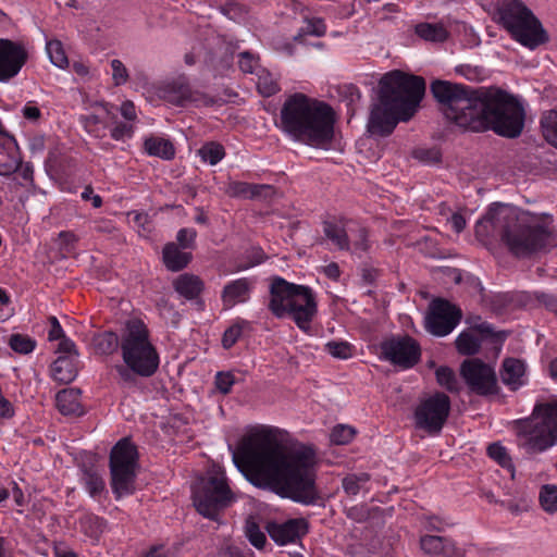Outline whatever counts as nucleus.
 Listing matches in <instances>:
<instances>
[{
    "label": "nucleus",
    "mask_w": 557,
    "mask_h": 557,
    "mask_svg": "<svg viewBox=\"0 0 557 557\" xmlns=\"http://www.w3.org/2000/svg\"><path fill=\"white\" fill-rule=\"evenodd\" d=\"M536 299L542 304L548 311L557 315V295L539 293Z\"/></svg>",
    "instance_id": "obj_56"
},
{
    "label": "nucleus",
    "mask_w": 557,
    "mask_h": 557,
    "mask_svg": "<svg viewBox=\"0 0 557 557\" xmlns=\"http://www.w3.org/2000/svg\"><path fill=\"white\" fill-rule=\"evenodd\" d=\"M198 154L205 162H209L211 165H214L224 158L225 151L221 144L210 141L205 144L198 150Z\"/></svg>",
    "instance_id": "obj_39"
},
{
    "label": "nucleus",
    "mask_w": 557,
    "mask_h": 557,
    "mask_svg": "<svg viewBox=\"0 0 557 557\" xmlns=\"http://www.w3.org/2000/svg\"><path fill=\"white\" fill-rule=\"evenodd\" d=\"M242 335V329L238 325H232L225 330L222 337V345L225 349H230L238 341Z\"/></svg>",
    "instance_id": "obj_54"
},
{
    "label": "nucleus",
    "mask_w": 557,
    "mask_h": 557,
    "mask_svg": "<svg viewBox=\"0 0 557 557\" xmlns=\"http://www.w3.org/2000/svg\"><path fill=\"white\" fill-rule=\"evenodd\" d=\"M257 88L263 97H271L280 91L276 78L264 67L256 72Z\"/></svg>",
    "instance_id": "obj_34"
},
{
    "label": "nucleus",
    "mask_w": 557,
    "mask_h": 557,
    "mask_svg": "<svg viewBox=\"0 0 557 557\" xmlns=\"http://www.w3.org/2000/svg\"><path fill=\"white\" fill-rule=\"evenodd\" d=\"M158 96L175 106H186L187 103L209 106L212 103V100L207 95L193 90L187 79L183 76L161 85L158 88Z\"/></svg>",
    "instance_id": "obj_16"
},
{
    "label": "nucleus",
    "mask_w": 557,
    "mask_h": 557,
    "mask_svg": "<svg viewBox=\"0 0 557 557\" xmlns=\"http://www.w3.org/2000/svg\"><path fill=\"white\" fill-rule=\"evenodd\" d=\"M250 183L231 182L227 185L226 194L232 198L249 199Z\"/></svg>",
    "instance_id": "obj_49"
},
{
    "label": "nucleus",
    "mask_w": 557,
    "mask_h": 557,
    "mask_svg": "<svg viewBox=\"0 0 557 557\" xmlns=\"http://www.w3.org/2000/svg\"><path fill=\"white\" fill-rule=\"evenodd\" d=\"M437 383L447 389L449 393H459L461 389L460 383L449 367L442 366L435 371Z\"/></svg>",
    "instance_id": "obj_35"
},
{
    "label": "nucleus",
    "mask_w": 557,
    "mask_h": 557,
    "mask_svg": "<svg viewBox=\"0 0 557 557\" xmlns=\"http://www.w3.org/2000/svg\"><path fill=\"white\" fill-rule=\"evenodd\" d=\"M253 287V281L242 277L227 283L222 290L223 304L231 308L238 302H245L249 299Z\"/></svg>",
    "instance_id": "obj_22"
},
{
    "label": "nucleus",
    "mask_w": 557,
    "mask_h": 557,
    "mask_svg": "<svg viewBox=\"0 0 557 557\" xmlns=\"http://www.w3.org/2000/svg\"><path fill=\"white\" fill-rule=\"evenodd\" d=\"M269 293L268 308L275 318L288 317L302 332L311 331V324L318 314V301L312 288L274 276Z\"/></svg>",
    "instance_id": "obj_6"
},
{
    "label": "nucleus",
    "mask_w": 557,
    "mask_h": 557,
    "mask_svg": "<svg viewBox=\"0 0 557 557\" xmlns=\"http://www.w3.org/2000/svg\"><path fill=\"white\" fill-rule=\"evenodd\" d=\"M498 15L499 23L522 46L535 49L548 41L541 22L522 1L500 0Z\"/></svg>",
    "instance_id": "obj_9"
},
{
    "label": "nucleus",
    "mask_w": 557,
    "mask_h": 557,
    "mask_svg": "<svg viewBox=\"0 0 557 557\" xmlns=\"http://www.w3.org/2000/svg\"><path fill=\"white\" fill-rule=\"evenodd\" d=\"M347 518L356 521H366L369 517V510L366 505H355L345 510Z\"/></svg>",
    "instance_id": "obj_55"
},
{
    "label": "nucleus",
    "mask_w": 557,
    "mask_h": 557,
    "mask_svg": "<svg viewBox=\"0 0 557 557\" xmlns=\"http://www.w3.org/2000/svg\"><path fill=\"white\" fill-rule=\"evenodd\" d=\"M269 536L278 545L296 543L308 533V522L304 518L289 519L283 523L269 522Z\"/></svg>",
    "instance_id": "obj_18"
},
{
    "label": "nucleus",
    "mask_w": 557,
    "mask_h": 557,
    "mask_svg": "<svg viewBox=\"0 0 557 557\" xmlns=\"http://www.w3.org/2000/svg\"><path fill=\"white\" fill-rule=\"evenodd\" d=\"M190 260L191 253L181 250L175 243H169L163 248V262L173 272L187 267Z\"/></svg>",
    "instance_id": "obj_26"
},
{
    "label": "nucleus",
    "mask_w": 557,
    "mask_h": 557,
    "mask_svg": "<svg viewBox=\"0 0 557 557\" xmlns=\"http://www.w3.org/2000/svg\"><path fill=\"white\" fill-rule=\"evenodd\" d=\"M326 33V25L322 18L313 17L306 20V26L302 27L298 34V36L295 37L297 39L298 37L302 35H310L315 37H322Z\"/></svg>",
    "instance_id": "obj_44"
},
{
    "label": "nucleus",
    "mask_w": 557,
    "mask_h": 557,
    "mask_svg": "<svg viewBox=\"0 0 557 557\" xmlns=\"http://www.w3.org/2000/svg\"><path fill=\"white\" fill-rule=\"evenodd\" d=\"M59 238L61 242V246L66 250L70 251L74 248V245L78 240L77 236L70 231H62L59 234Z\"/></svg>",
    "instance_id": "obj_60"
},
{
    "label": "nucleus",
    "mask_w": 557,
    "mask_h": 557,
    "mask_svg": "<svg viewBox=\"0 0 557 557\" xmlns=\"http://www.w3.org/2000/svg\"><path fill=\"white\" fill-rule=\"evenodd\" d=\"M462 317L461 310L445 299H435L430 304L425 318L428 332L435 336H446L458 325Z\"/></svg>",
    "instance_id": "obj_15"
},
{
    "label": "nucleus",
    "mask_w": 557,
    "mask_h": 557,
    "mask_svg": "<svg viewBox=\"0 0 557 557\" xmlns=\"http://www.w3.org/2000/svg\"><path fill=\"white\" fill-rule=\"evenodd\" d=\"M115 370L125 385H133L136 383V373L132 371L125 363L115 367Z\"/></svg>",
    "instance_id": "obj_57"
},
{
    "label": "nucleus",
    "mask_w": 557,
    "mask_h": 557,
    "mask_svg": "<svg viewBox=\"0 0 557 557\" xmlns=\"http://www.w3.org/2000/svg\"><path fill=\"white\" fill-rule=\"evenodd\" d=\"M175 290L186 299H195L203 288L202 281L193 274H182L174 282Z\"/></svg>",
    "instance_id": "obj_28"
},
{
    "label": "nucleus",
    "mask_w": 557,
    "mask_h": 557,
    "mask_svg": "<svg viewBox=\"0 0 557 557\" xmlns=\"http://www.w3.org/2000/svg\"><path fill=\"white\" fill-rule=\"evenodd\" d=\"M517 444L528 455H539L557 445V400L537 403L528 419L518 420Z\"/></svg>",
    "instance_id": "obj_7"
},
{
    "label": "nucleus",
    "mask_w": 557,
    "mask_h": 557,
    "mask_svg": "<svg viewBox=\"0 0 557 557\" xmlns=\"http://www.w3.org/2000/svg\"><path fill=\"white\" fill-rule=\"evenodd\" d=\"M382 358L401 369L414 367L421 358L419 343L409 335H395L384 339L381 345Z\"/></svg>",
    "instance_id": "obj_14"
},
{
    "label": "nucleus",
    "mask_w": 557,
    "mask_h": 557,
    "mask_svg": "<svg viewBox=\"0 0 557 557\" xmlns=\"http://www.w3.org/2000/svg\"><path fill=\"white\" fill-rule=\"evenodd\" d=\"M413 158L424 163H437L441 161L442 153L438 148H418L413 150Z\"/></svg>",
    "instance_id": "obj_46"
},
{
    "label": "nucleus",
    "mask_w": 557,
    "mask_h": 557,
    "mask_svg": "<svg viewBox=\"0 0 557 557\" xmlns=\"http://www.w3.org/2000/svg\"><path fill=\"white\" fill-rule=\"evenodd\" d=\"M249 199L265 198L272 190V186L263 184H250Z\"/></svg>",
    "instance_id": "obj_58"
},
{
    "label": "nucleus",
    "mask_w": 557,
    "mask_h": 557,
    "mask_svg": "<svg viewBox=\"0 0 557 557\" xmlns=\"http://www.w3.org/2000/svg\"><path fill=\"white\" fill-rule=\"evenodd\" d=\"M540 504L544 511L547 513L557 512V486L553 484H545L540 491Z\"/></svg>",
    "instance_id": "obj_38"
},
{
    "label": "nucleus",
    "mask_w": 557,
    "mask_h": 557,
    "mask_svg": "<svg viewBox=\"0 0 557 557\" xmlns=\"http://www.w3.org/2000/svg\"><path fill=\"white\" fill-rule=\"evenodd\" d=\"M49 322H50V331L48 333L49 341H58L65 336L63 329L55 317H50Z\"/></svg>",
    "instance_id": "obj_59"
},
{
    "label": "nucleus",
    "mask_w": 557,
    "mask_h": 557,
    "mask_svg": "<svg viewBox=\"0 0 557 557\" xmlns=\"http://www.w3.org/2000/svg\"><path fill=\"white\" fill-rule=\"evenodd\" d=\"M133 126L125 122L116 123L115 126L110 131L111 137L116 141L131 138L133 136Z\"/></svg>",
    "instance_id": "obj_52"
},
{
    "label": "nucleus",
    "mask_w": 557,
    "mask_h": 557,
    "mask_svg": "<svg viewBox=\"0 0 557 557\" xmlns=\"http://www.w3.org/2000/svg\"><path fill=\"white\" fill-rule=\"evenodd\" d=\"M235 382V376L232 372H218L214 380L216 389L223 395L231 393Z\"/></svg>",
    "instance_id": "obj_48"
},
{
    "label": "nucleus",
    "mask_w": 557,
    "mask_h": 557,
    "mask_svg": "<svg viewBox=\"0 0 557 557\" xmlns=\"http://www.w3.org/2000/svg\"><path fill=\"white\" fill-rule=\"evenodd\" d=\"M355 434L356 432L354 428L345 424H337L333 428L330 434V441L336 445H345L354 438Z\"/></svg>",
    "instance_id": "obj_42"
},
{
    "label": "nucleus",
    "mask_w": 557,
    "mask_h": 557,
    "mask_svg": "<svg viewBox=\"0 0 557 557\" xmlns=\"http://www.w3.org/2000/svg\"><path fill=\"white\" fill-rule=\"evenodd\" d=\"M460 376L475 395L486 397L499 392L494 368L479 358L463 360L460 364Z\"/></svg>",
    "instance_id": "obj_12"
},
{
    "label": "nucleus",
    "mask_w": 557,
    "mask_h": 557,
    "mask_svg": "<svg viewBox=\"0 0 557 557\" xmlns=\"http://www.w3.org/2000/svg\"><path fill=\"white\" fill-rule=\"evenodd\" d=\"M232 453L234 465L253 485L304 505L320 499L312 447L287 445L276 430L263 428L245 435Z\"/></svg>",
    "instance_id": "obj_1"
},
{
    "label": "nucleus",
    "mask_w": 557,
    "mask_h": 557,
    "mask_svg": "<svg viewBox=\"0 0 557 557\" xmlns=\"http://www.w3.org/2000/svg\"><path fill=\"white\" fill-rule=\"evenodd\" d=\"M10 348L17 354L27 355L36 348V341L28 335L14 333L9 337Z\"/></svg>",
    "instance_id": "obj_37"
},
{
    "label": "nucleus",
    "mask_w": 557,
    "mask_h": 557,
    "mask_svg": "<svg viewBox=\"0 0 557 557\" xmlns=\"http://www.w3.org/2000/svg\"><path fill=\"white\" fill-rule=\"evenodd\" d=\"M502 382L512 392L525 384V366L516 358H507L503 361L500 370Z\"/></svg>",
    "instance_id": "obj_21"
},
{
    "label": "nucleus",
    "mask_w": 557,
    "mask_h": 557,
    "mask_svg": "<svg viewBox=\"0 0 557 557\" xmlns=\"http://www.w3.org/2000/svg\"><path fill=\"white\" fill-rule=\"evenodd\" d=\"M79 397L81 391L77 388L62 389L55 396L57 408L64 416H81L83 413V408Z\"/></svg>",
    "instance_id": "obj_24"
},
{
    "label": "nucleus",
    "mask_w": 557,
    "mask_h": 557,
    "mask_svg": "<svg viewBox=\"0 0 557 557\" xmlns=\"http://www.w3.org/2000/svg\"><path fill=\"white\" fill-rule=\"evenodd\" d=\"M21 157L14 137L4 132L0 122V175L8 176L17 171Z\"/></svg>",
    "instance_id": "obj_20"
},
{
    "label": "nucleus",
    "mask_w": 557,
    "mask_h": 557,
    "mask_svg": "<svg viewBox=\"0 0 557 557\" xmlns=\"http://www.w3.org/2000/svg\"><path fill=\"white\" fill-rule=\"evenodd\" d=\"M59 341L60 342L58 344V348L55 351L57 354H59V356H70L72 358L78 357V351L73 341H71L66 336L60 338Z\"/></svg>",
    "instance_id": "obj_53"
},
{
    "label": "nucleus",
    "mask_w": 557,
    "mask_h": 557,
    "mask_svg": "<svg viewBox=\"0 0 557 557\" xmlns=\"http://www.w3.org/2000/svg\"><path fill=\"white\" fill-rule=\"evenodd\" d=\"M431 92L441 104L444 116L466 132L516 138L523 129L525 111L521 100L497 86L471 87L447 81H435Z\"/></svg>",
    "instance_id": "obj_2"
},
{
    "label": "nucleus",
    "mask_w": 557,
    "mask_h": 557,
    "mask_svg": "<svg viewBox=\"0 0 557 557\" xmlns=\"http://www.w3.org/2000/svg\"><path fill=\"white\" fill-rule=\"evenodd\" d=\"M456 348L460 355L463 356H473L479 352L482 344V338L473 333V331L468 330L461 332L456 341Z\"/></svg>",
    "instance_id": "obj_30"
},
{
    "label": "nucleus",
    "mask_w": 557,
    "mask_h": 557,
    "mask_svg": "<svg viewBox=\"0 0 557 557\" xmlns=\"http://www.w3.org/2000/svg\"><path fill=\"white\" fill-rule=\"evenodd\" d=\"M28 59L23 45L10 39H0V82L15 77Z\"/></svg>",
    "instance_id": "obj_17"
},
{
    "label": "nucleus",
    "mask_w": 557,
    "mask_h": 557,
    "mask_svg": "<svg viewBox=\"0 0 557 557\" xmlns=\"http://www.w3.org/2000/svg\"><path fill=\"white\" fill-rule=\"evenodd\" d=\"M137 460V448L129 438L124 437L112 447L109 460L111 486L117 497L134 492Z\"/></svg>",
    "instance_id": "obj_11"
},
{
    "label": "nucleus",
    "mask_w": 557,
    "mask_h": 557,
    "mask_svg": "<svg viewBox=\"0 0 557 557\" xmlns=\"http://www.w3.org/2000/svg\"><path fill=\"white\" fill-rule=\"evenodd\" d=\"M238 65L244 73L249 74H256L259 69H262L259 63V57L249 51L238 53Z\"/></svg>",
    "instance_id": "obj_43"
},
{
    "label": "nucleus",
    "mask_w": 557,
    "mask_h": 557,
    "mask_svg": "<svg viewBox=\"0 0 557 557\" xmlns=\"http://www.w3.org/2000/svg\"><path fill=\"white\" fill-rule=\"evenodd\" d=\"M336 113L326 102L295 92L286 98L277 127L292 140L327 149L334 138Z\"/></svg>",
    "instance_id": "obj_5"
},
{
    "label": "nucleus",
    "mask_w": 557,
    "mask_h": 557,
    "mask_svg": "<svg viewBox=\"0 0 557 557\" xmlns=\"http://www.w3.org/2000/svg\"><path fill=\"white\" fill-rule=\"evenodd\" d=\"M481 242L499 237L509 252L527 258L554 246V236L546 218L508 205H494L475 224Z\"/></svg>",
    "instance_id": "obj_3"
},
{
    "label": "nucleus",
    "mask_w": 557,
    "mask_h": 557,
    "mask_svg": "<svg viewBox=\"0 0 557 557\" xmlns=\"http://www.w3.org/2000/svg\"><path fill=\"white\" fill-rule=\"evenodd\" d=\"M325 350L334 358L348 359L352 356L351 345L347 342L331 341L325 344Z\"/></svg>",
    "instance_id": "obj_45"
},
{
    "label": "nucleus",
    "mask_w": 557,
    "mask_h": 557,
    "mask_svg": "<svg viewBox=\"0 0 557 557\" xmlns=\"http://www.w3.org/2000/svg\"><path fill=\"white\" fill-rule=\"evenodd\" d=\"M112 78L116 86L123 85L128 79V72L121 60L114 59L111 61Z\"/></svg>",
    "instance_id": "obj_51"
},
{
    "label": "nucleus",
    "mask_w": 557,
    "mask_h": 557,
    "mask_svg": "<svg viewBox=\"0 0 557 557\" xmlns=\"http://www.w3.org/2000/svg\"><path fill=\"white\" fill-rule=\"evenodd\" d=\"M234 499L225 472L218 466L210 468L193 487L194 506L201 516L211 520H218Z\"/></svg>",
    "instance_id": "obj_10"
},
{
    "label": "nucleus",
    "mask_w": 557,
    "mask_h": 557,
    "mask_svg": "<svg viewBox=\"0 0 557 557\" xmlns=\"http://www.w3.org/2000/svg\"><path fill=\"white\" fill-rule=\"evenodd\" d=\"M421 550L430 557H463V550L446 536L423 535L419 541Z\"/></svg>",
    "instance_id": "obj_19"
},
{
    "label": "nucleus",
    "mask_w": 557,
    "mask_h": 557,
    "mask_svg": "<svg viewBox=\"0 0 557 557\" xmlns=\"http://www.w3.org/2000/svg\"><path fill=\"white\" fill-rule=\"evenodd\" d=\"M82 123L87 132H96V127L101 124V120L96 114L82 116Z\"/></svg>",
    "instance_id": "obj_63"
},
{
    "label": "nucleus",
    "mask_w": 557,
    "mask_h": 557,
    "mask_svg": "<svg viewBox=\"0 0 557 557\" xmlns=\"http://www.w3.org/2000/svg\"><path fill=\"white\" fill-rule=\"evenodd\" d=\"M82 471V481L89 495L91 497L100 495L104 491L106 484L99 471L92 466H84Z\"/></svg>",
    "instance_id": "obj_31"
},
{
    "label": "nucleus",
    "mask_w": 557,
    "mask_h": 557,
    "mask_svg": "<svg viewBox=\"0 0 557 557\" xmlns=\"http://www.w3.org/2000/svg\"><path fill=\"white\" fill-rule=\"evenodd\" d=\"M487 455L490 458L495 460L500 467L513 470L512 461L507 453V449L499 443L490 444L487 447Z\"/></svg>",
    "instance_id": "obj_40"
},
{
    "label": "nucleus",
    "mask_w": 557,
    "mask_h": 557,
    "mask_svg": "<svg viewBox=\"0 0 557 557\" xmlns=\"http://www.w3.org/2000/svg\"><path fill=\"white\" fill-rule=\"evenodd\" d=\"M246 534L251 545H253L256 548L262 549L264 547L267 537L257 523L249 522L247 524Z\"/></svg>",
    "instance_id": "obj_47"
},
{
    "label": "nucleus",
    "mask_w": 557,
    "mask_h": 557,
    "mask_svg": "<svg viewBox=\"0 0 557 557\" xmlns=\"http://www.w3.org/2000/svg\"><path fill=\"white\" fill-rule=\"evenodd\" d=\"M356 250L366 251L369 248L368 231L364 227L357 228V239L354 242Z\"/></svg>",
    "instance_id": "obj_62"
},
{
    "label": "nucleus",
    "mask_w": 557,
    "mask_h": 557,
    "mask_svg": "<svg viewBox=\"0 0 557 557\" xmlns=\"http://www.w3.org/2000/svg\"><path fill=\"white\" fill-rule=\"evenodd\" d=\"M22 114L26 120L32 122H37L41 116L40 109L32 102H28L23 107Z\"/></svg>",
    "instance_id": "obj_61"
},
{
    "label": "nucleus",
    "mask_w": 557,
    "mask_h": 557,
    "mask_svg": "<svg viewBox=\"0 0 557 557\" xmlns=\"http://www.w3.org/2000/svg\"><path fill=\"white\" fill-rule=\"evenodd\" d=\"M541 126L547 143L557 148V110L546 112L541 119Z\"/></svg>",
    "instance_id": "obj_36"
},
{
    "label": "nucleus",
    "mask_w": 557,
    "mask_h": 557,
    "mask_svg": "<svg viewBox=\"0 0 557 557\" xmlns=\"http://www.w3.org/2000/svg\"><path fill=\"white\" fill-rule=\"evenodd\" d=\"M47 52L49 54L50 61L58 67L64 69L69 64L67 57L63 49L61 41L51 40L47 42Z\"/></svg>",
    "instance_id": "obj_41"
},
{
    "label": "nucleus",
    "mask_w": 557,
    "mask_h": 557,
    "mask_svg": "<svg viewBox=\"0 0 557 557\" xmlns=\"http://www.w3.org/2000/svg\"><path fill=\"white\" fill-rule=\"evenodd\" d=\"M76 360L70 356H59L51 367L53 379L64 384L71 383L77 375Z\"/></svg>",
    "instance_id": "obj_25"
},
{
    "label": "nucleus",
    "mask_w": 557,
    "mask_h": 557,
    "mask_svg": "<svg viewBox=\"0 0 557 557\" xmlns=\"http://www.w3.org/2000/svg\"><path fill=\"white\" fill-rule=\"evenodd\" d=\"M220 557H253V553L249 549L247 552H243L236 547H230L223 552Z\"/></svg>",
    "instance_id": "obj_64"
},
{
    "label": "nucleus",
    "mask_w": 557,
    "mask_h": 557,
    "mask_svg": "<svg viewBox=\"0 0 557 557\" xmlns=\"http://www.w3.org/2000/svg\"><path fill=\"white\" fill-rule=\"evenodd\" d=\"M121 352L123 362L138 376L150 377L159 369V354L140 320L127 322L121 337Z\"/></svg>",
    "instance_id": "obj_8"
},
{
    "label": "nucleus",
    "mask_w": 557,
    "mask_h": 557,
    "mask_svg": "<svg viewBox=\"0 0 557 557\" xmlns=\"http://www.w3.org/2000/svg\"><path fill=\"white\" fill-rule=\"evenodd\" d=\"M379 102L372 106L368 131L372 135L388 136L398 121H408L416 112L425 92L422 77L394 70L379 83Z\"/></svg>",
    "instance_id": "obj_4"
},
{
    "label": "nucleus",
    "mask_w": 557,
    "mask_h": 557,
    "mask_svg": "<svg viewBox=\"0 0 557 557\" xmlns=\"http://www.w3.org/2000/svg\"><path fill=\"white\" fill-rule=\"evenodd\" d=\"M450 411V399L444 393H435L422 400L414 411L416 426L430 434L443 429Z\"/></svg>",
    "instance_id": "obj_13"
},
{
    "label": "nucleus",
    "mask_w": 557,
    "mask_h": 557,
    "mask_svg": "<svg viewBox=\"0 0 557 557\" xmlns=\"http://www.w3.org/2000/svg\"><path fill=\"white\" fill-rule=\"evenodd\" d=\"M94 345L97 352L111 355L121 347V341L114 332H103L94 337Z\"/></svg>",
    "instance_id": "obj_33"
},
{
    "label": "nucleus",
    "mask_w": 557,
    "mask_h": 557,
    "mask_svg": "<svg viewBox=\"0 0 557 557\" xmlns=\"http://www.w3.org/2000/svg\"><path fill=\"white\" fill-rule=\"evenodd\" d=\"M371 475L367 472H352L342 479V487L346 495L357 496L359 493L369 492Z\"/></svg>",
    "instance_id": "obj_27"
},
{
    "label": "nucleus",
    "mask_w": 557,
    "mask_h": 557,
    "mask_svg": "<svg viewBox=\"0 0 557 557\" xmlns=\"http://www.w3.org/2000/svg\"><path fill=\"white\" fill-rule=\"evenodd\" d=\"M145 151L152 157H158L163 160H171L175 156V148L173 144L165 138L149 137L144 143Z\"/></svg>",
    "instance_id": "obj_29"
},
{
    "label": "nucleus",
    "mask_w": 557,
    "mask_h": 557,
    "mask_svg": "<svg viewBox=\"0 0 557 557\" xmlns=\"http://www.w3.org/2000/svg\"><path fill=\"white\" fill-rule=\"evenodd\" d=\"M416 34L424 40L444 41L448 32L442 24L420 23L416 26Z\"/></svg>",
    "instance_id": "obj_32"
},
{
    "label": "nucleus",
    "mask_w": 557,
    "mask_h": 557,
    "mask_svg": "<svg viewBox=\"0 0 557 557\" xmlns=\"http://www.w3.org/2000/svg\"><path fill=\"white\" fill-rule=\"evenodd\" d=\"M350 220L341 219L338 221H325L323 223V233L339 250H349L350 243L348 232H351Z\"/></svg>",
    "instance_id": "obj_23"
},
{
    "label": "nucleus",
    "mask_w": 557,
    "mask_h": 557,
    "mask_svg": "<svg viewBox=\"0 0 557 557\" xmlns=\"http://www.w3.org/2000/svg\"><path fill=\"white\" fill-rule=\"evenodd\" d=\"M197 232L194 228H181L177 232L176 240L182 249H193L195 247V240Z\"/></svg>",
    "instance_id": "obj_50"
}]
</instances>
